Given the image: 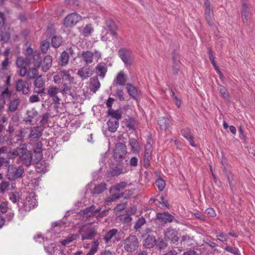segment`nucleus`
Instances as JSON below:
<instances>
[{
  "label": "nucleus",
  "mask_w": 255,
  "mask_h": 255,
  "mask_svg": "<svg viewBox=\"0 0 255 255\" xmlns=\"http://www.w3.org/2000/svg\"><path fill=\"white\" fill-rule=\"evenodd\" d=\"M79 233L83 241L94 240L91 249L87 255H94L98 251L100 244L98 239L95 240V237L98 235V228L90 224L82 226L79 229Z\"/></svg>",
  "instance_id": "1"
},
{
  "label": "nucleus",
  "mask_w": 255,
  "mask_h": 255,
  "mask_svg": "<svg viewBox=\"0 0 255 255\" xmlns=\"http://www.w3.org/2000/svg\"><path fill=\"white\" fill-rule=\"evenodd\" d=\"M128 184L126 182H121L116 186L110 189L111 196L106 198L105 202L107 204L118 200L124 196V193H120V191L127 187Z\"/></svg>",
  "instance_id": "2"
},
{
  "label": "nucleus",
  "mask_w": 255,
  "mask_h": 255,
  "mask_svg": "<svg viewBox=\"0 0 255 255\" xmlns=\"http://www.w3.org/2000/svg\"><path fill=\"white\" fill-rule=\"evenodd\" d=\"M24 172V168L22 165L11 164L8 166L6 176L8 180L13 181L21 178Z\"/></svg>",
  "instance_id": "3"
},
{
  "label": "nucleus",
  "mask_w": 255,
  "mask_h": 255,
  "mask_svg": "<svg viewBox=\"0 0 255 255\" xmlns=\"http://www.w3.org/2000/svg\"><path fill=\"white\" fill-rule=\"evenodd\" d=\"M18 207L20 209L24 211H29L37 206V201L36 196L33 193H30L26 197L23 202L17 203Z\"/></svg>",
  "instance_id": "4"
},
{
  "label": "nucleus",
  "mask_w": 255,
  "mask_h": 255,
  "mask_svg": "<svg viewBox=\"0 0 255 255\" xmlns=\"http://www.w3.org/2000/svg\"><path fill=\"white\" fill-rule=\"evenodd\" d=\"M124 245L126 252L132 253L138 249L139 242L135 236L130 235L124 240Z\"/></svg>",
  "instance_id": "5"
},
{
  "label": "nucleus",
  "mask_w": 255,
  "mask_h": 255,
  "mask_svg": "<svg viewBox=\"0 0 255 255\" xmlns=\"http://www.w3.org/2000/svg\"><path fill=\"white\" fill-rule=\"evenodd\" d=\"M18 160L19 162L26 166L31 165L33 161L35 162V159L33 160L32 153L30 151L27 150L26 148L24 149L22 153L18 157Z\"/></svg>",
  "instance_id": "6"
},
{
  "label": "nucleus",
  "mask_w": 255,
  "mask_h": 255,
  "mask_svg": "<svg viewBox=\"0 0 255 255\" xmlns=\"http://www.w3.org/2000/svg\"><path fill=\"white\" fill-rule=\"evenodd\" d=\"M118 54L126 65H131L132 64V52L129 49L122 48L119 50Z\"/></svg>",
  "instance_id": "7"
},
{
  "label": "nucleus",
  "mask_w": 255,
  "mask_h": 255,
  "mask_svg": "<svg viewBox=\"0 0 255 255\" xmlns=\"http://www.w3.org/2000/svg\"><path fill=\"white\" fill-rule=\"evenodd\" d=\"M127 153V146L125 143L119 142L114 152V158L119 160L125 157Z\"/></svg>",
  "instance_id": "8"
},
{
  "label": "nucleus",
  "mask_w": 255,
  "mask_h": 255,
  "mask_svg": "<svg viewBox=\"0 0 255 255\" xmlns=\"http://www.w3.org/2000/svg\"><path fill=\"white\" fill-rule=\"evenodd\" d=\"M164 239L165 240L170 241L172 244L175 243L179 240L178 232L171 228H167L164 231Z\"/></svg>",
  "instance_id": "9"
},
{
  "label": "nucleus",
  "mask_w": 255,
  "mask_h": 255,
  "mask_svg": "<svg viewBox=\"0 0 255 255\" xmlns=\"http://www.w3.org/2000/svg\"><path fill=\"white\" fill-rule=\"evenodd\" d=\"M60 87L56 86H51L47 89V95L52 99L53 102L55 104H59L60 99L58 96V94L60 93Z\"/></svg>",
  "instance_id": "10"
},
{
  "label": "nucleus",
  "mask_w": 255,
  "mask_h": 255,
  "mask_svg": "<svg viewBox=\"0 0 255 255\" xmlns=\"http://www.w3.org/2000/svg\"><path fill=\"white\" fill-rule=\"evenodd\" d=\"M156 219L162 224H165L173 222L174 217L167 212L157 213L156 216Z\"/></svg>",
  "instance_id": "11"
},
{
  "label": "nucleus",
  "mask_w": 255,
  "mask_h": 255,
  "mask_svg": "<svg viewBox=\"0 0 255 255\" xmlns=\"http://www.w3.org/2000/svg\"><path fill=\"white\" fill-rule=\"evenodd\" d=\"M118 233L119 231L118 229H112L106 233L103 238V240L105 241V243L109 246L112 242L115 243L114 240L117 238Z\"/></svg>",
  "instance_id": "12"
},
{
  "label": "nucleus",
  "mask_w": 255,
  "mask_h": 255,
  "mask_svg": "<svg viewBox=\"0 0 255 255\" xmlns=\"http://www.w3.org/2000/svg\"><path fill=\"white\" fill-rule=\"evenodd\" d=\"M128 77L123 71L118 73L116 77L113 81V86H125L126 84Z\"/></svg>",
  "instance_id": "13"
},
{
  "label": "nucleus",
  "mask_w": 255,
  "mask_h": 255,
  "mask_svg": "<svg viewBox=\"0 0 255 255\" xmlns=\"http://www.w3.org/2000/svg\"><path fill=\"white\" fill-rule=\"evenodd\" d=\"M43 129L41 126L33 127L31 129L29 135L30 140H36L39 139L42 134Z\"/></svg>",
  "instance_id": "14"
},
{
  "label": "nucleus",
  "mask_w": 255,
  "mask_h": 255,
  "mask_svg": "<svg viewBox=\"0 0 255 255\" xmlns=\"http://www.w3.org/2000/svg\"><path fill=\"white\" fill-rule=\"evenodd\" d=\"M16 90L23 94H27L29 92L28 83L22 79L18 80L16 84Z\"/></svg>",
  "instance_id": "15"
},
{
  "label": "nucleus",
  "mask_w": 255,
  "mask_h": 255,
  "mask_svg": "<svg viewBox=\"0 0 255 255\" xmlns=\"http://www.w3.org/2000/svg\"><path fill=\"white\" fill-rule=\"evenodd\" d=\"M107 67L106 63L101 62L98 64L95 68L96 73L100 78L104 79L107 72Z\"/></svg>",
  "instance_id": "16"
},
{
  "label": "nucleus",
  "mask_w": 255,
  "mask_h": 255,
  "mask_svg": "<svg viewBox=\"0 0 255 255\" xmlns=\"http://www.w3.org/2000/svg\"><path fill=\"white\" fill-rule=\"evenodd\" d=\"M20 103V100L19 98H14L13 99H10L7 104L8 108L7 112L14 113L17 110L18 106Z\"/></svg>",
  "instance_id": "17"
},
{
  "label": "nucleus",
  "mask_w": 255,
  "mask_h": 255,
  "mask_svg": "<svg viewBox=\"0 0 255 255\" xmlns=\"http://www.w3.org/2000/svg\"><path fill=\"white\" fill-rule=\"evenodd\" d=\"M26 123L33 125L38 121V113L36 110L33 109L27 112Z\"/></svg>",
  "instance_id": "18"
},
{
  "label": "nucleus",
  "mask_w": 255,
  "mask_h": 255,
  "mask_svg": "<svg viewBox=\"0 0 255 255\" xmlns=\"http://www.w3.org/2000/svg\"><path fill=\"white\" fill-rule=\"evenodd\" d=\"M156 243V240L154 236L147 235L143 241V246L146 249L153 248Z\"/></svg>",
  "instance_id": "19"
},
{
  "label": "nucleus",
  "mask_w": 255,
  "mask_h": 255,
  "mask_svg": "<svg viewBox=\"0 0 255 255\" xmlns=\"http://www.w3.org/2000/svg\"><path fill=\"white\" fill-rule=\"evenodd\" d=\"M181 134L189 141L190 144L193 147H196L194 143V137L191 130L188 128H185L181 130Z\"/></svg>",
  "instance_id": "20"
},
{
  "label": "nucleus",
  "mask_w": 255,
  "mask_h": 255,
  "mask_svg": "<svg viewBox=\"0 0 255 255\" xmlns=\"http://www.w3.org/2000/svg\"><path fill=\"white\" fill-rule=\"evenodd\" d=\"M101 209L100 208H96L95 206L92 205L84 210L83 213L87 217L97 216V213L100 212Z\"/></svg>",
  "instance_id": "21"
},
{
  "label": "nucleus",
  "mask_w": 255,
  "mask_h": 255,
  "mask_svg": "<svg viewBox=\"0 0 255 255\" xmlns=\"http://www.w3.org/2000/svg\"><path fill=\"white\" fill-rule=\"evenodd\" d=\"M129 145L130 146L131 151L134 153H138L140 150V147L137 140L134 138H129Z\"/></svg>",
  "instance_id": "22"
},
{
  "label": "nucleus",
  "mask_w": 255,
  "mask_h": 255,
  "mask_svg": "<svg viewBox=\"0 0 255 255\" xmlns=\"http://www.w3.org/2000/svg\"><path fill=\"white\" fill-rule=\"evenodd\" d=\"M10 77H7L6 80V84L7 86L10 84ZM11 96V92L8 90V86L4 89V90L0 94V98L1 100L5 101V99H10Z\"/></svg>",
  "instance_id": "23"
},
{
  "label": "nucleus",
  "mask_w": 255,
  "mask_h": 255,
  "mask_svg": "<svg viewBox=\"0 0 255 255\" xmlns=\"http://www.w3.org/2000/svg\"><path fill=\"white\" fill-rule=\"evenodd\" d=\"M52 63V58L50 55H46L43 61L42 64V70L44 72H47L51 67Z\"/></svg>",
  "instance_id": "24"
},
{
  "label": "nucleus",
  "mask_w": 255,
  "mask_h": 255,
  "mask_svg": "<svg viewBox=\"0 0 255 255\" xmlns=\"http://www.w3.org/2000/svg\"><path fill=\"white\" fill-rule=\"evenodd\" d=\"M126 88L128 94L133 98L136 99L139 95V90L131 84H127Z\"/></svg>",
  "instance_id": "25"
},
{
  "label": "nucleus",
  "mask_w": 255,
  "mask_h": 255,
  "mask_svg": "<svg viewBox=\"0 0 255 255\" xmlns=\"http://www.w3.org/2000/svg\"><path fill=\"white\" fill-rule=\"evenodd\" d=\"M101 84L97 77H94L90 79V90L93 93H96L100 88Z\"/></svg>",
  "instance_id": "26"
},
{
  "label": "nucleus",
  "mask_w": 255,
  "mask_h": 255,
  "mask_svg": "<svg viewBox=\"0 0 255 255\" xmlns=\"http://www.w3.org/2000/svg\"><path fill=\"white\" fill-rule=\"evenodd\" d=\"M107 114L109 116H111L110 119L114 120L115 121L117 120L119 122V120L122 118V113L120 110H114L112 108L108 110Z\"/></svg>",
  "instance_id": "27"
},
{
  "label": "nucleus",
  "mask_w": 255,
  "mask_h": 255,
  "mask_svg": "<svg viewBox=\"0 0 255 255\" xmlns=\"http://www.w3.org/2000/svg\"><path fill=\"white\" fill-rule=\"evenodd\" d=\"M77 74L82 78V80L87 79L92 75V73L90 72L89 69L85 67L80 68L78 70Z\"/></svg>",
  "instance_id": "28"
},
{
  "label": "nucleus",
  "mask_w": 255,
  "mask_h": 255,
  "mask_svg": "<svg viewBox=\"0 0 255 255\" xmlns=\"http://www.w3.org/2000/svg\"><path fill=\"white\" fill-rule=\"evenodd\" d=\"M253 7L249 3L244 2L242 5V16L253 14Z\"/></svg>",
  "instance_id": "29"
},
{
  "label": "nucleus",
  "mask_w": 255,
  "mask_h": 255,
  "mask_svg": "<svg viewBox=\"0 0 255 255\" xmlns=\"http://www.w3.org/2000/svg\"><path fill=\"white\" fill-rule=\"evenodd\" d=\"M81 57L86 64H90L93 62L94 53L90 51H83Z\"/></svg>",
  "instance_id": "30"
},
{
  "label": "nucleus",
  "mask_w": 255,
  "mask_h": 255,
  "mask_svg": "<svg viewBox=\"0 0 255 255\" xmlns=\"http://www.w3.org/2000/svg\"><path fill=\"white\" fill-rule=\"evenodd\" d=\"M170 120L164 117H160L158 119V124L160 126L161 129L165 130L170 125Z\"/></svg>",
  "instance_id": "31"
},
{
  "label": "nucleus",
  "mask_w": 255,
  "mask_h": 255,
  "mask_svg": "<svg viewBox=\"0 0 255 255\" xmlns=\"http://www.w3.org/2000/svg\"><path fill=\"white\" fill-rule=\"evenodd\" d=\"M78 17H65L64 20V24L67 27H72L74 26L79 20Z\"/></svg>",
  "instance_id": "32"
},
{
  "label": "nucleus",
  "mask_w": 255,
  "mask_h": 255,
  "mask_svg": "<svg viewBox=\"0 0 255 255\" xmlns=\"http://www.w3.org/2000/svg\"><path fill=\"white\" fill-rule=\"evenodd\" d=\"M107 125L108 130L112 132H115L119 127V122L117 120L110 119L107 122Z\"/></svg>",
  "instance_id": "33"
},
{
  "label": "nucleus",
  "mask_w": 255,
  "mask_h": 255,
  "mask_svg": "<svg viewBox=\"0 0 255 255\" xmlns=\"http://www.w3.org/2000/svg\"><path fill=\"white\" fill-rule=\"evenodd\" d=\"M33 63L34 67H40L41 64V58L40 53L39 52L35 51L32 55Z\"/></svg>",
  "instance_id": "34"
},
{
  "label": "nucleus",
  "mask_w": 255,
  "mask_h": 255,
  "mask_svg": "<svg viewBox=\"0 0 255 255\" xmlns=\"http://www.w3.org/2000/svg\"><path fill=\"white\" fill-rule=\"evenodd\" d=\"M71 89V87L65 83L62 85L61 87H60L59 91L60 93H62L64 96H66L67 94H69L70 96L73 97V96L70 91Z\"/></svg>",
  "instance_id": "35"
},
{
  "label": "nucleus",
  "mask_w": 255,
  "mask_h": 255,
  "mask_svg": "<svg viewBox=\"0 0 255 255\" xmlns=\"http://www.w3.org/2000/svg\"><path fill=\"white\" fill-rule=\"evenodd\" d=\"M29 62L30 59L29 58L24 59L22 57H18L16 60V65L18 68L24 67L29 64Z\"/></svg>",
  "instance_id": "36"
},
{
  "label": "nucleus",
  "mask_w": 255,
  "mask_h": 255,
  "mask_svg": "<svg viewBox=\"0 0 255 255\" xmlns=\"http://www.w3.org/2000/svg\"><path fill=\"white\" fill-rule=\"evenodd\" d=\"M42 148H41V142H39L37 143V147L34 149V152L37 156L36 158L35 159V162H38L42 158Z\"/></svg>",
  "instance_id": "37"
},
{
  "label": "nucleus",
  "mask_w": 255,
  "mask_h": 255,
  "mask_svg": "<svg viewBox=\"0 0 255 255\" xmlns=\"http://www.w3.org/2000/svg\"><path fill=\"white\" fill-rule=\"evenodd\" d=\"M79 237L78 234H72L68 236L65 239L62 240L60 243L63 246L67 245L72 242V241L76 240Z\"/></svg>",
  "instance_id": "38"
},
{
  "label": "nucleus",
  "mask_w": 255,
  "mask_h": 255,
  "mask_svg": "<svg viewBox=\"0 0 255 255\" xmlns=\"http://www.w3.org/2000/svg\"><path fill=\"white\" fill-rule=\"evenodd\" d=\"M107 188V184L105 183H102L96 186L93 191V193L99 194L103 192Z\"/></svg>",
  "instance_id": "39"
},
{
  "label": "nucleus",
  "mask_w": 255,
  "mask_h": 255,
  "mask_svg": "<svg viewBox=\"0 0 255 255\" xmlns=\"http://www.w3.org/2000/svg\"><path fill=\"white\" fill-rule=\"evenodd\" d=\"M39 67H34L30 68L28 70L27 76L29 79H33L36 78L38 75V69Z\"/></svg>",
  "instance_id": "40"
},
{
  "label": "nucleus",
  "mask_w": 255,
  "mask_h": 255,
  "mask_svg": "<svg viewBox=\"0 0 255 255\" xmlns=\"http://www.w3.org/2000/svg\"><path fill=\"white\" fill-rule=\"evenodd\" d=\"M69 59V54L66 51H63L61 53V56H60V62L61 63V65L62 66H66L68 63Z\"/></svg>",
  "instance_id": "41"
},
{
  "label": "nucleus",
  "mask_w": 255,
  "mask_h": 255,
  "mask_svg": "<svg viewBox=\"0 0 255 255\" xmlns=\"http://www.w3.org/2000/svg\"><path fill=\"white\" fill-rule=\"evenodd\" d=\"M93 28L91 24H87L83 30V34L85 37H89L93 32Z\"/></svg>",
  "instance_id": "42"
},
{
  "label": "nucleus",
  "mask_w": 255,
  "mask_h": 255,
  "mask_svg": "<svg viewBox=\"0 0 255 255\" xmlns=\"http://www.w3.org/2000/svg\"><path fill=\"white\" fill-rule=\"evenodd\" d=\"M62 73L64 80H67L69 81L70 83H73L74 82V78L70 75L69 71L62 70Z\"/></svg>",
  "instance_id": "43"
},
{
  "label": "nucleus",
  "mask_w": 255,
  "mask_h": 255,
  "mask_svg": "<svg viewBox=\"0 0 255 255\" xmlns=\"http://www.w3.org/2000/svg\"><path fill=\"white\" fill-rule=\"evenodd\" d=\"M24 148H17L16 149H13L9 154V156L11 158H14L16 156H19L22 153Z\"/></svg>",
  "instance_id": "44"
},
{
  "label": "nucleus",
  "mask_w": 255,
  "mask_h": 255,
  "mask_svg": "<svg viewBox=\"0 0 255 255\" xmlns=\"http://www.w3.org/2000/svg\"><path fill=\"white\" fill-rule=\"evenodd\" d=\"M62 42V38L61 37H57L54 36L51 39V44L54 48L59 47Z\"/></svg>",
  "instance_id": "45"
},
{
  "label": "nucleus",
  "mask_w": 255,
  "mask_h": 255,
  "mask_svg": "<svg viewBox=\"0 0 255 255\" xmlns=\"http://www.w3.org/2000/svg\"><path fill=\"white\" fill-rule=\"evenodd\" d=\"M45 85V81L42 78L41 76L38 77L34 82V85L35 88L39 89L43 88Z\"/></svg>",
  "instance_id": "46"
},
{
  "label": "nucleus",
  "mask_w": 255,
  "mask_h": 255,
  "mask_svg": "<svg viewBox=\"0 0 255 255\" xmlns=\"http://www.w3.org/2000/svg\"><path fill=\"white\" fill-rule=\"evenodd\" d=\"M157 249L161 251L162 250L165 249L168 246V244L167 242L163 239L159 240L157 241H156V243L155 244Z\"/></svg>",
  "instance_id": "47"
},
{
  "label": "nucleus",
  "mask_w": 255,
  "mask_h": 255,
  "mask_svg": "<svg viewBox=\"0 0 255 255\" xmlns=\"http://www.w3.org/2000/svg\"><path fill=\"white\" fill-rule=\"evenodd\" d=\"M63 77L62 70L59 71L56 74L53 76V82L55 84H60L63 81Z\"/></svg>",
  "instance_id": "48"
},
{
  "label": "nucleus",
  "mask_w": 255,
  "mask_h": 255,
  "mask_svg": "<svg viewBox=\"0 0 255 255\" xmlns=\"http://www.w3.org/2000/svg\"><path fill=\"white\" fill-rule=\"evenodd\" d=\"M48 166L46 163H44V164L42 162L37 163L36 165V169L38 172L45 173L48 170Z\"/></svg>",
  "instance_id": "49"
},
{
  "label": "nucleus",
  "mask_w": 255,
  "mask_h": 255,
  "mask_svg": "<svg viewBox=\"0 0 255 255\" xmlns=\"http://www.w3.org/2000/svg\"><path fill=\"white\" fill-rule=\"evenodd\" d=\"M8 197L9 200L13 203H15L19 202V196L18 193L17 192H11L9 193Z\"/></svg>",
  "instance_id": "50"
},
{
  "label": "nucleus",
  "mask_w": 255,
  "mask_h": 255,
  "mask_svg": "<svg viewBox=\"0 0 255 255\" xmlns=\"http://www.w3.org/2000/svg\"><path fill=\"white\" fill-rule=\"evenodd\" d=\"M126 127L129 129L134 130L135 129L136 125L135 121L133 119H129L127 121Z\"/></svg>",
  "instance_id": "51"
},
{
  "label": "nucleus",
  "mask_w": 255,
  "mask_h": 255,
  "mask_svg": "<svg viewBox=\"0 0 255 255\" xmlns=\"http://www.w3.org/2000/svg\"><path fill=\"white\" fill-rule=\"evenodd\" d=\"M155 185L157 187L158 190L161 191L165 187V182L162 179L159 178L155 181Z\"/></svg>",
  "instance_id": "52"
},
{
  "label": "nucleus",
  "mask_w": 255,
  "mask_h": 255,
  "mask_svg": "<svg viewBox=\"0 0 255 255\" xmlns=\"http://www.w3.org/2000/svg\"><path fill=\"white\" fill-rule=\"evenodd\" d=\"M145 220L144 218L141 217L139 218L136 222L133 228L136 231H138L142 226L145 224Z\"/></svg>",
  "instance_id": "53"
},
{
  "label": "nucleus",
  "mask_w": 255,
  "mask_h": 255,
  "mask_svg": "<svg viewBox=\"0 0 255 255\" xmlns=\"http://www.w3.org/2000/svg\"><path fill=\"white\" fill-rule=\"evenodd\" d=\"M10 186L9 183L8 181H3L0 183V192L4 193L5 191L8 189Z\"/></svg>",
  "instance_id": "54"
},
{
  "label": "nucleus",
  "mask_w": 255,
  "mask_h": 255,
  "mask_svg": "<svg viewBox=\"0 0 255 255\" xmlns=\"http://www.w3.org/2000/svg\"><path fill=\"white\" fill-rule=\"evenodd\" d=\"M49 42L47 40H43L41 42V50L43 53H46L49 48Z\"/></svg>",
  "instance_id": "55"
},
{
  "label": "nucleus",
  "mask_w": 255,
  "mask_h": 255,
  "mask_svg": "<svg viewBox=\"0 0 255 255\" xmlns=\"http://www.w3.org/2000/svg\"><path fill=\"white\" fill-rule=\"evenodd\" d=\"M224 249L225 251L232 254H233L235 255H239V253H240L238 248H234L230 246H226Z\"/></svg>",
  "instance_id": "56"
},
{
  "label": "nucleus",
  "mask_w": 255,
  "mask_h": 255,
  "mask_svg": "<svg viewBox=\"0 0 255 255\" xmlns=\"http://www.w3.org/2000/svg\"><path fill=\"white\" fill-rule=\"evenodd\" d=\"M204 7L205 14L210 15L212 13V10L210 8V2L209 0H204Z\"/></svg>",
  "instance_id": "57"
},
{
  "label": "nucleus",
  "mask_w": 255,
  "mask_h": 255,
  "mask_svg": "<svg viewBox=\"0 0 255 255\" xmlns=\"http://www.w3.org/2000/svg\"><path fill=\"white\" fill-rule=\"evenodd\" d=\"M218 90L224 98L228 99L229 98V95L227 92V90L224 86L219 84Z\"/></svg>",
  "instance_id": "58"
},
{
  "label": "nucleus",
  "mask_w": 255,
  "mask_h": 255,
  "mask_svg": "<svg viewBox=\"0 0 255 255\" xmlns=\"http://www.w3.org/2000/svg\"><path fill=\"white\" fill-rule=\"evenodd\" d=\"M173 60H174V65H173V68H172L173 73L174 74H176L178 73L181 64H180V62L178 60L176 61L175 60L174 58H173Z\"/></svg>",
  "instance_id": "59"
},
{
  "label": "nucleus",
  "mask_w": 255,
  "mask_h": 255,
  "mask_svg": "<svg viewBox=\"0 0 255 255\" xmlns=\"http://www.w3.org/2000/svg\"><path fill=\"white\" fill-rule=\"evenodd\" d=\"M65 3L67 5L74 7L78 6L80 3L79 0H65Z\"/></svg>",
  "instance_id": "60"
},
{
  "label": "nucleus",
  "mask_w": 255,
  "mask_h": 255,
  "mask_svg": "<svg viewBox=\"0 0 255 255\" xmlns=\"http://www.w3.org/2000/svg\"><path fill=\"white\" fill-rule=\"evenodd\" d=\"M115 96L117 97L119 100L121 101L125 100V97L124 96V91L123 89H117L116 91Z\"/></svg>",
  "instance_id": "61"
},
{
  "label": "nucleus",
  "mask_w": 255,
  "mask_h": 255,
  "mask_svg": "<svg viewBox=\"0 0 255 255\" xmlns=\"http://www.w3.org/2000/svg\"><path fill=\"white\" fill-rule=\"evenodd\" d=\"M14 130H15V128H14V125L13 124H12L11 123H9L6 131V133L8 134V136L9 137L10 139H11V136L14 132Z\"/></svg>",
  "instance_id": "62"
},
{
  "label": "nucleus",
  "mask_w": 255,
  "mask_h": 255,
  "mask_svg": "<svg viewBox=\"0 0 255 255\" xmlns=\"http://www.w3.org/2000/svg\"><path fill=\"white\" fill-rule=\"evenodd\" d=\"M106 23L109 29L117 28V26L116 25L115 22L111 18H109L108 19H107L106 21Z\"/></svg>",
  "instance_id": "63"
},
{
  "label": "nucleus",
  "mask_w": 255,
  "mask_h": 255,
  "mask_svg": "<svg viewBox=\"0 0 255 255\" xmlns=\"http://www.w3.org/2000/svg\"><path fill=\"white\" fill-rule=\"evenodd\" d=\"M50 116V114L48 113H46L43 115L42 119L40 121V123L42 126H44L47 123Z\"/></svg>",
  "instance_id": "64"
}]
</instances>
